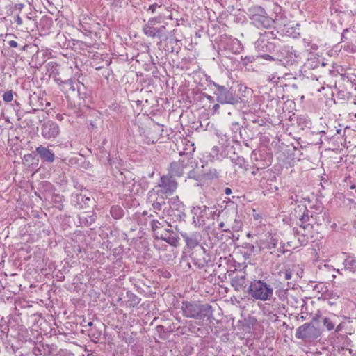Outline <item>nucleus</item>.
Returning a JSON list of instances; mask_svg holds the SVG:
<instances>
[{"label": "nucleus", "instance_id": "nucleus-9", "mask_svg": "<svg viewBox=\"0 0 356 356\" xmlns=\"http://www.w3.org/2000/svg\"><path fill=\"white\" fill-rule=\"evenodd\" d=\"M215 94L217 96L218 102L221 104H234V98L233 94L224 86H216Z\"/></svg>", "mask_w": 356, "mask_h": 356}, {"label": "nucleus", "instance_id": "nucleus-10", "mask_svg": "<svg viewBox=\"0 0 356 356\" xmlns=\"http://www.w3.org/2000/svg\"><path fill=\"white\" fill-rule=\"evenodd\" d=\"M59 133V127L57 124L51 122L44 123L42 127V135L46 139L55 138Z\"/></svg>", "mask_w": 356, "mask_h": 356}, {"label": "nucleus", "instance_id": "nucleus-34", "mask_svg": "<svg viewBox=\"0 0 356 356\" xmlns=\"http://www.w3.org/2000/svg\"><path fill=\"white\" fill-rule=\"evenodd\" d=\"M92 325H93V323L91 321L88 322V326H92Z\"/></svg>", "mask_w": 356, "mask_h": 356}, {"label": "nucleus", "instance_id": "nucleus-11", "mask_svg": "<svg viewBox=\"0 0 356 356\" xmlns=\"http://www.w3.org/2000/svg\"><path fill=\"white\" fill-rule=\"evenodd\" d=\"M36 152L44 162L52 163L55 159L54 154L50 149L42 145L36 148Z\"/></svg>", "mask_w": 356, "mask_h": 356}, {"label": "nucleus", "instance_id": "nucleus-15", "mask_svg": "<svg viewBox=\"0 0 356 356\" xmlns=\"http://www.w3.org/2000/svg\"><path fill=\"white\" fill-rule=\"evenodd\" d=\"M273 24H275L278 29H281L282 27L287 28L289 26L287 18L282 15H277L275 18L273 19Z\"/></svg>", "mask_w": 356, "mask_h": 356}, {"label": "nucleus", "instance_id": "nucleus-8", "mask_svg": "<svg viewBox=\"0 0 356 356\" xmlns=\"http://www.w3.org/2000/svg\"><path fill=\"white\" fill-rule=\"evenodd\" d=\"M177 185V182L172 176L164 175L161 177L158 185L154 188H158V191H161V193L168 196L176 191Z\"/></svg>", "mask_w": 356, "mask_h": 356}, {"label": "nucleus", "instance_id": "nucleus-23", "mask_svg": "<svg viewBox=\"0 0 356 356\" xmlns=\"http://www.w3.org/2000/svg\"><path fill=\"white\" fill-rule=\"evenodd\" d=\"M261 57L266 60H274V58L268 54H264Z\"/></svg>", "mask_w": 356, "mask_h": 356}, {"label": "nucleus", "instance_id": "nucleus-17", "mask_svg": "<svg viewBox=\"0 0 356 356\" xmlns=\"http://www.w3.org/2000/svg\"><path fill=\"white\" fill-rule=\"evenodd\" d=\"M343 264L345 268L350 271H353L356 269V261L351 258L346 259L343 262Z\"/></svg>", "mask_w": 356, "mask_h": 356}, {"label": "nucleus", "instance_id": "nucleus-26", "mask_svg": "<svg viewBox=\"0 0 356 356\" xmlns=\"http://www.w3.org/2000/svg\"><path fill=\"white\" fill-rule=\"evenodd\" d=\"M345 323H340L337 327V329H335V331H340L342 330V328L344 327Z\"/></svg>", "mask_w": 356, "mask_h": 356}, {"label": "nucleus", "instance_id": "nucleus-30", "mask_svg": "<svg viewBox=\"0 0 356 356\" xmlns=\"http://www.w3.org/2000/svg\"><path fill=\"white\" fill-rule=\"evenodd\" d=\"M31 157H32L31 154H27V155L24 156V159L26 161L29 160V158H31Z\"/></svg>", "mask_w": 356, "mask_h": 356}, {"label": "nucleus", "instance_id": "nucleus-1", "mask_svg": "<svg viewBox=\"0 0 356 356\" xmlns=\"http://www.w3.org/2000/svg\"><path fill=\"white\" fill-rule=\"evenodd\" d=\"M184 316L197 320L209 319L213 316L212 307L209 304H200L195 302H182Z\"/></svg>", "mask_w": 356, "mask_h": 356}, {"label": "nucleus", "instance_id": "nucleus-33", "mask_svg": "<svg viewBox=\"0 0 356 356\" xmlns=\"http://www.w3.org/2000/svg\"><path fill=\"white\" fill-rule=\"evenodd\" d=\"M149 22H150L152 24H155V19H152L149 20Z\"/></svg>", "mask_w": 356, "mask_h": 356}, {"label": "nucleus", "instance_id": "nucleus-36", "mask_svg": "<svg viewBox=\"0 0 356 356\" xmlns=\"http://www.w3.org/2000/svg\"><path fill=\"white\" fill-rule=\"evenodd\" d=\"M201 209V208H200V207H194V210H195V211L199 210V209Z\"/></svg>", "mask_w": 356, "mask_h": 356}, {"label": "nucleus", "instance_id": "nucleus-18", "mask_svg": "<svg viewBox=\"0 0 356 356\" xmlns=\"http://www.w3.org/2000/svg\"><path fill=\"white\" fill-rule=\"evenodd\" d=\"M111 214L115 219L120 218L122 216V210L119 207H113L111 209Z\"/></svg>", "mask_w": 356, "mask_h": 356}, {"label": "nucleus", "instance_id": "nucleus-25", "mask_svg": "<svg viewBox=\"0 0 356 356\" xmlns=\"http://www.w3.org/2000/svg\"><path fill=\"white\" fill-rule=\"evenodd\" d=\"M9 44L12 47H17V42L14 40H11L9 42Z\"/></svg>", "mask_w": 356, "mask_h": 356}, {"label": "nucleus", "instance_id": "nucleus-16", "mask_svg": "<svg viewBox=\"0 0 356 356\" xmlns=\"http://www.w3.org/2000/svg\"><path fill=\"white\" fill-rule=\"evenodd\" d=\"M165 224H168L167 222L162 218L161 220H153L151 222L152 230L157 234L158 237L160 236L159 230L165 227Z\"/></svg>", "mask_w": 356, "mask_h": 356}, {"label": "nucleus", "instance_id": "nucleus-22", "mask_svg": "<svg viewBox=\"0 0 356 356\" xmlns=\"http://www.w3.org/2000/svg\"><path fill=\"white\" fill-rule=\"evenodd\" d=\"M3 100L5 102H9L13 100V95L12 91H7L3 95Z\"/></svg>", "mask_w": 356, "mask_h": 356}, {"label": "nucleus", "instance_id": "nucleus-29", "mask_svg": "<svg viewBox=\"0 0 356 356\" xmlns=\"http://www.w3.org/2000/svg\"><path fill=\"white\" fill-rule=\"evenodd\" d=\"M16 22L19 25L22 24V20L19 16L17 17Z\"/></svg>", "mask_w": 356, "mask_h": 356}, {"label": "nucleus", "instance_id": "nucleus-12", "mask_svg": "<svg viewBox=\"0 0 356 356\" xmlns=\"http://www.w3.org/2000/svg\"><path fill=\"white\" fill-rule=\"evenodd\" d=\"M186 167V164L184 160L174 161L170 166V176H181L184 173V169Z\"/></svg>", "mask_w": 356, "mask_h": 356}, {"label": "nucleus", "instance_id": "nucleus-31", "mask_svg": "<svg viewBox=\"0 0 356 356\" xmlns=\"http://www.w3.org/2000/svg\"><path fill=\"white\" fill-rule=\"evenodd\" d=\"M175 204V202H172L171 201L170 203V206L172 207V208H174V205Z\"/></svg>", "mask_w": 356, "mask_h": 356}, {"label": "nucleus", "instance_id": "nucleus-13", "mask_svg": "<svg viewBox=\"0 0 356 356\" xmlns=\"http://www.w3.org/2000/svg\"><path fill=\"white\" fill-rule=\"evenodd\" d=\"M279 240L275 236L270 235L266 240L262 241L261 245L264 249L269 250L270 254L275 252Z\"/></svg>", "mask_w": 356, "mask_h": 356}, {"label": "nucleus", "instance_id": "nucleus-32", "mask_svg": "<svg viewBox=\"0 0 356 356\" xmlns=\"http://www.w3.org/2000/svg\"><path fill=\"white\" fill-rule=\"evenodd\" d=\"M218 108V104H215L213 107V109L214 110H217Z\"/></svg>", "mask_w": 356, "mask_h": 356}, {"label": "nucleus", "instance_id": "nucleus-19", "mask_svg": "<svg viewBox=\"0 0 356 356\" xmlns=\"http://www.w3.org/2000/svg\"><path fill=\"white\" fill-rule=\"evenodd\" d=\"M159 237L171 245H175V242H177L175 238L168 236V233H165V234H161Z\"/></svg>", "mask_w": 356, "mask_h": 356}, {"label": "nucleus", "instance_id": "nucleus-38", "mask_svg": "<svg viewBox=\"0 0 356 356\" xmlns=\"http://www.w3.org/2000/svg\"><path fill=\"white\" fill-rule=\"evenodd\" d=\"M8 141H9V142L12 141V139H11L10 137H9V138H8Z\"/></svg>", "mask_w": 356, "mask_h": 356}, {"label": "nucleus", "instance_id": "nucleus-14", "mask_svg": "<svg viewBox=\"0 0 356 356\" xmlns=\"http://www.w3.org/2000/svg\"><path fill=\"white\" fill-rule=\"evenodd\" d=\"M231 284L236 291L245 287L246 285L245 273L243 272L241 275H236L232 279Z\"/></svg>", "mask_w": 356, "mask_h": 356}, {"label": "nucleus", "instance_id": "nucleus-7", "mask_svg": "<svg viewBox=\"0 0 356 356\" xmlns=\"http://www.w3.org/2000/svg\"><path fill=\"white\" fill-rule=\"evenodd\" d=\"M167 196L158 191V188H152L147 194V202L149 204L155 212L161 211L165 204Z\"/></svg>", "mask_w": 356, "mask_h": 356}, {"label": "nucleus", "instance_id": "nucleus-20", "mask_svg": "<svg viewBox=\"0 0 356 356\" xmlns=\"http://www.w3.org/2000/svg\"><path fill=\"white\" fill-rule=\"evenodd\" d=\"M322 323L328 331H330L333 328V323L330 318L327 317H323L322 318Z\"/></svg>", "mask_w": 356, "mask_h": 356}, {"label": "nucleus", "instance_id": "nucleus-28", "mask_svg": "<svg viewBox=\"0 0 356 356\" xmlns=\"http://www.w3.org/2000/svg\"><path fill=\"white\" fill-rule=\"evenodd\" d=\"M225 193L226 195H230L232 193V190L229 188H226Z\"/></svg>", "mask_w": 356, "mask_h": 356}, {"label": "nucleus", "instance_id": "nucleus-21", "mask_svg": "<svg viewBox=\"0 0 356 356\" xmlns=\"http://www.w3.org/2000/svg\"><path fill=\"white\" fill-rule=\"evenodd\" d=\"M157 32V30L149 26L144 28L145 34L150 37H154Z\"/></svg>", "mask_w": 356, "mask_h": 356}, {"label": "nucleus", "instance_id": "nucleus-37", "mask_svg": "<svg viewBox=\"0 0 356 356\" xmlns=\"http://www.w3.org/2000/svg\"><path fill=\"white\" fill-rule=\"evenodd\" d=\"M219 225H220V227H224V222H220Z\"/></svg>", "mask_w": 356, "mask_h": 356}, {"label": "nucleus", "instance_id": "nucleus-5", "mask_svg": "<svg viewBox=\"0 0 356 356\" xmlns=\"http://www.w3.org/2000/svg\"><path fill=\"white\" fill-rule=\"evenodd\" d=\"M163 131L161 124L152 122L146 129L140 134L139 140L145 144L155 143L161 138Z\"/></svg>", "mask_w": 356, "mask_h": 356}, {"label": "nucleus", "instance_id": "nucleus-24", "mask_svg": "<svg viewBox=\"0 0 356 356\" xmlns=\"http://www.w3.org/2000/svg\"><path fill=\"white\" fill-rule=\"evenodd\" d=\"M284 276L285 280H290L291 278V274L289 271L284 272Z\"/></svg>", "mask_w": 356, "mask_h": 356}, {"label": "nucleus", "instance_id": "nucleus-39", "mask_svg": "<svg viewBox=\"0 0 356 356\" xmlns=\"http://www.w3.org/2000/svg\"><path fill=\"white\" fill-rule=\"evenodd\" d=\"M147 214V212H143V215H146Z\"/></svg>", "mask_w": 356, "mask_h": 356}, {"label": "nucleus", "instance_id": "nucleus-6", "mask_svg": "<svg viewBox=\"0 0 356 356\" xmlns=\"http://www.w3.org/2000/svg\"><path fill=\"white\" fill-rule=\"evenodd\" d=\"M321 335L320 330L312 323H305L300 326L296 333V337L305 342L316 339Z\"/></svg>", "mask_w": 356, "mask_h": 356}, {"label": "nucleus", "instance_id": "nucleus-27", "mask_svg": "<svg viewBox=\"0 0 356 356\" xmlns=\"http://www.w3.org/2000/svg\"><path fill=\"white\" fill-rule=\"evenodd\" d=\"M156 6H157L156 4L151 5L149 8V10H151L152 13H154L155 11Z\"/></svg>", "mask_w": 356, "mask_h": 356}, {"label": "nucleus", "instance_id": "nucleus-35", "mask_svg": "<svg viewBox=\"0 0 356 356\" xmlns=\"http://www.w3.org/2000/svg\"><path fill=\"white\" fill-rule=\"evenodd\" d=\"M57 119H58V120L61 119V115L60 114L57 115Z\"/></svg>", "mask_w": 356, "mask_h": 356}, {"label": "nucleus", "instance_id": "nucleus-3", "mask_svg": "<svg viewBox=\"0 0 356 356\" xmlns=\"http://www.w3.org/2000/svg\"><path fill=\"white\" fill-rule=\"evenodd\" d=\"M313 225L309 222L307 214H303L299 220L298 227L294 228L295 234L298 237L300 245H305L308 243L309 238L312 237Z\"/></svg>", "mask_w": 356, "mask_h": 356}, {"label": "nucleus", "instance_id": "nucleus-4", "mask_svg": "<svg viewBox=\"0 0 356 356\" xmlns=\"http://www.w3.org/2000/svg\"><path fill=\"white\" fill-rule=\"evenodd\" d=\"M248 15L252 23L257 27L268 28L273 24V19L266 15L265 10L260 6L249 8Z\"/></svg>", "mask_w": 356, "mask_h": 356}, {"label": "nucleus", "instance_id": "nucleus-40", "mask_svg": "<svg viewBox=\"0 0 356 356\" xmlns=\"http://www.w3.org/2000/svg\"><path fill=\"white\" fill-rule=\"evenodd\" d=\"M355 226H356V219H355Z\"/></svg>", "mask_w": 356, "mask_h": 356}, {"label": "nucleus", "instance_id": "nucleus-2", "mask_svg": "<svg viewBox=\"0 0 356 356\" xmlns=\"http://www.w3.org/2000/svg\"><path fill=\"white\" fill-rule=\"evenodd\" d=\"M273 288L260 280H254L250 284L248 293L255 300L261 301L270 300L273 296Z\"/></svg>", "mask_w": 356, "mask_h": 356}]
</instances>
